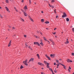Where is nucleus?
<instances>
[{"instance_id": "cd10ccee", "label": "nucleus", "mask_w": 74, "mask_h": 74, "mask_svg": "<svg viewBox=\"0 0 74 74\" xmlns=\"http://www.w3.org/2000/svg\"><path fill=\"white\" fill-rule=\"evenodd\" d=\"M29 4H31V0H29Z\"/></svg>"}, {"instance_id": "f3484780", "label": "nucleus", "mask_w": 74, "mask_h": 74, "mask_svg": "<svg viewBox=\"0 0 74 74\" xmlns=\"http://www.w3.org/2000/svg\"><path fill=\"white\" fill-rule=\"evenodd\" d=\"M49 6H50V7H51V8H54V7H53V6L51 5L50 4H49Z\"/></svg>"}, {"instance_id": "de8ad7c7", "label": "nucleus", "mask_w": 74, "mask_h": 74, "mask_svg": "<svg viewBox=\"0 0 74 74\" xmlns=\"http://www.w3.org/2000/svg\"><path fill=\"white\" fill-rule=\"evenodd\" d=\"M24 37H26V35H24Z\"/></svg>"}, {"instance_id": "9d476101", "label": "nucleus", "mask_w": 74, "mask_h": 74, "mask_svg": "<svg viewBox=\"0 0 74 74\" xmlns=\"http://www.w3.org/2000/svg\"><path fill=\"white\" fill-rule=\"evenodd\" d=\"M11 40H10L9 42V43L8 44V47H10L11 45Z\"/></svg>"}, {"instance_id": "0eeeda50", "label": "nucleus", "mask_w": 74, "mask_h": 74, "mask_svg": "<svg viewBox=\"0 0 74 74\" xmlns=\"http://www.w3.org/2000/svg\"><path fill=\"white\" fill-rule=\"evenodd\" d=\"M45 56L46 57V58H47V59H48V60H51V58H50V57H49L48 56V55H47L46 54L45 55Z\"/></svg>"}, {"instance_id": "4468645a", "label": "nucleus", "mask_w": 74, "mask_h": 74, "mask_svg": "<svg viewBox=\"0 0 74 74\" xmlns=\"http://www.w3.org/2000/svg\"><path fill=\"white\" fill-rule=\"evenodd\" d=\"M55 60L56 61V63H58V64L60 63L59 62V60H58L56 59Z\"/></svg>"}, {"instance_id": "37998d69", "label": "nucleus", "mask_w": 74, "mask_h": 74, "mask_svg": "<svg viewBox=\"0 0 74 74\" xmlns=\"http://www.w3.org/2000/svg\"><path fill=\"white\" fill-rule=\"evenodd\" d=\"M72 55H73V56H74V53H72Z\"/></svg>"}, {"instance_id": "4be33fe9", "label": "nucleus", "mask_w": 74, "mask_h": 74, "mask_svg": "<svg viewBox=\"0 0 74 74\" xmlns=\"http://www.w3.org/2000/svg\"><path fill=\"white\" fill-rule=\"evenodd\" d=\"M34 36L35 37H36V38H40L39 37H38V36H36V35H35Z\"/></svg>"}, {"instance_id": "bf43d9fd", "label": "nucleus", "mask_w": 74, "mask_h": 74, "mask_svg": "<svg viewBox=\"0 0 74 74\" xmlns=\"http://www.w3.org/2000/svg\"><path fill=\"white\" fill-rule=\"evenodd\" d=\"M15 10H16V12H18V10H17L16 9Z\"/></svg>"}, {"instance_id": "7c9ffc66", "label": "nucleus", "mask_w": 74, "mask_h": 74, "mask_svg": "<svg viewBox=\"0 0 74 74\" xmlns=\"http://www.w3.org/2000/svg\"><path fill=\"white\" fill-rule=\"evenodd\" d=\"M52 44L53 45H55V42H53V41L52 42Z\"/></svg>"}, {"instance_id": "3c124183", "label": "nucleus", "mask_w": 74, "mask_h": 74, "mask_svg": "<svg viewBox=\"0 0 74 74\" xmlns=\"http://www.w3.org/2000/svg\"><path fill=\"white\" fill-rule=\"evenodd\" d=\"M21 1L22 3H23V2L24 1V0H22Z\"/></svg>"}, {"instance_id": "a211bd4d", "label": "nucleus", "mask_w": 74, "mask_h": 74, "mask_svg": "<svg viewBox=\"0 0 74 74\" xmlns=\"http://www.w3.org/2000/svg\"><path fill=\"white\" fill-rule=\"evenodd\" d=\"M69 41H66V42H65V44H69Z\"/></svg>"}, {"instance_id": "5701e85b", "label": "nucleus", "mask_w": 74, "mask_h": 74, "mask_svg": "<svg viewBox=\"0 0 74 74\" xmlns=\"http://www.w3.org/2000/svg\"><path fill=\"white\" fill-rule=\"evenodd\" d=\"M28 48H29V49H30L31 50H32V47H30V46H28Z\"/></svg>"}, {"instance_id": "412c9836", "label": "nucleus", "mask_w": 74, "mask_h": 74, "mask_svg": "<svg viewBox=\"0 0 74 74\" xmlns=\"http://www.w3.org/2000/svg\"><path fill=\"white\" fill-rule=\"evenodd\" d=\"M62 66H63V68H64V69H66V66H65L64 65H63Z\"/></svg>"}, {"instance_id": "13d9d810", "label": "nucleus", "mask_w": 74, "mask_h": 74, "mask_svg": "<svg viewBox=\"0 0 74 74\" xmlns=\"http://www.w3.org/2000/svg\"><path fill=\"white\" fill-rule=\"evenodd\" d=\"M45 40L46 41H48V40H47V39H46Z\"/></svg>"}, {"instance_id": "5fc2aeb1", "label": "nucleus", "mask_w": 74, "mask_h": 74, "mask_svg": "<svg viewBox=\"0 0 74 74\" xmlns=\"http://www.w3.org/2000/svg\"><path fill=\"white\" fill-rule=\"evenodd\" d=\"M22 21L23 22H24V20L23 19H22Z\"/></svg>"}, {"instance_id": "c9c22d12", "label": "nucleus", "mask_w": 74, "mask_h": 74, "mask_svg": "<svg viewBox=\"0 0 74 74\" xmlns=\"http://www.w3.org/2000/svg\"><path fill=\"white\" fill-rule=\"evenodd\" d=\"M72 30L73 32H74V28H72Z\"/></svg>"}, {"instance_id": "680f3d73", "label": "nucleus", "mask_w": 74, "mask_h": 74, "mask_svg": "<svg viewBox=\"0 0 74 74\" xmlns=\"http://www.w3.org/2000/svg\"><path fill=\"white\" fill-rule=\"evenodd\" d=\"M14 8L15 10H16V8L15 7H14Z\"/></svg>"}, {"instance_id": "4c0bfd02", "label": "nucleus", "mask_w": 74, "mask_h": 74, "mask_svg": "<svg viewBox=\"0 0 74 74\" xmlns=\"http://www.w3.org/2000/svg\"><path fill=\"white\" fill-rule=\"evenodd\" d=\"M47 68H48L49 69V65H47Z\"/></svg>"}, {"instance_id": "f8f14e48", "label": "nucleus", "mask_w": 74, "mask_h": 74, "mask_svg": "<svg viewBox=\"0 0 74 74\" xmlns=\"http://www.w3.org/2000/svg\"><path fill=\"white\" fill-rule=\"evenodd\" d=\"M29 19H30V21H32V22H34V20H33V19L32 18H31V17H29Z\"/></svg>"}, {"instance_id": "393cba45", "label": "nucleus", "mask_w": 74, "mask_h": 74, "mask_svg": "<svg viewBox=\"0 0 74 74\" xmlns=\"http://www.w3.org/2000/svg\"><path fill=\"white\" fill-rule=\"evenodd\" d=\"M44 63H45V64H47V62L46 61H44Z\"/></svg>"}, {"instance_id": "ddd939ff", "label": "nucleus", "mask_w": 74, "mask_h": 74, "mask_svg": "<svg viewBox=\"0 0 74 74\" xmlns=\"http://www.w3.org/2000/svg\"><path fill=\"white\" fill-rule=\"evenodd\" d=\"M49 70H50V71H51L52 72L53 74V71L52 70V69L49 68Z\"/></svg>"}, {"instance_id": "ea45409f", "label": "nucleus", "mask_w": 74, "mask_h": 74, "mask_svg": "<svg viewBox=\"0 0 74 74\" xmlns=\"http://www.w3.org/2000/svg\"><path fill=\"white\" fill-rule=\"evenodd\" d=\"M43 38H44V40H46V39H47V38L45 37H44Z\"/></svg>"}, {"instance_id": "69168bd1", "label": "nucleus", "mask_w": 74, "mask_h": 74, "mask_svg": "<svg viewBox=\"0 0 74 74\" xmlns=\"http://www.w3.org/2000/svg\"><path fill=\"white\" fill-rule=\"evenodd\" d=\"M56 28H54V30H56Z\"/></svg>"}, {"instance_id": "09e8293b", "label": "nucleus", "mask_w": 74, "mask_h": 74, "mask_svg": "<svg viewBox=\"0 0 74 74\" xmlns=\"http://www.w3.org/2000/svg\"><path fill=\"white\" fill-rule=\"evenodd\" d=\"M53 34H56V32H55L54 33H53Z\"/></svg>"}, {"instance_id": "4d7b16f0", "label": "nucleus", "mask_w": 74, "mask_h": 74, "mask_svg": "<svg viewBox=\"0 0 74 74\" xmlns=\"http://www.w3.org/2000/svg\"><path fill=\"white\" fill-rule=\"evenodd\" d=\"M56 64V62H54V65H55Z\"/></svg>"}, {"instance_id": "f03ea898", "label": "nucleus", "mask_w": 74, "mask_h": 74, "mask_svg": "<svg viewBox=\"0 0 74 74\" xmlns=\"http://www.w3.org/2000/svg\"><path fill=\"white\" fill-rule=\"evenodd\" d=\"M34 45H38V46H40V43H39L38 42H34Z\"/></svg>"}, {"instance_id": "6e6d98bb", "label": "nucleus", "mask_w": 74, "mask_h": 74, "mask_svg": "<svg viewBox=\"0 0 74 74\" xmlns=\"http://www.w3.org/2000/svg\"><path fill=\"white\" fill-rule=\"evenodd\" d=\"M54 12H55V13L56 14V9H55V10H54Z\"/></svg>"}, {"instance_id": "338daca9", "label": "nucleus", "mask_w": 74, "mask_h": 74, "mask_svg": "<svg viewBox=\"0 0 74 74\" xmlns=\"http://www.w3.org/2000/svg\"><path fill=\"white\" fill-rule=\"evenodd\" d=\"M44 12L43 11H41V13H43Z\"/></svg>"}, {"instance_id": "79ce46f5", "label": "nucleus", "mask_w": 74, "mask_h": 74, "mask_svg": "<svg viewBox=\"0 0 74 74\" xmlns=\"http://www.w3.org/2000/svg\"><path fill=\"white\" fill-rule=\"evenodd\" d=\"M21 11H22V12H23H23H24V10H23V9H21Z\"/></svg>"}, {"instance_id": "6ab92c4d", "label": "nucleus", "mask_w": 74, "mask_h": 74, "mask_svg": "<svg viewBox=\"0 0 74 74\" xmlns=\"http://www.w3.org/2000/svg\"><path fill=\"white\" fill-rule=\"evenodd\" d=\"M5 2L6 3H9V1L8 0H6Z\"/></svg>"}, {"instance_id": "864d4df0", "label": "nucleus", "mask_w": 74, "mask_h": 74, "mask_svg": "<svg viewBox=\"0 0 74 74\" xmlns=\"http://www.w3.org/2000/svg\"><path fill=\"white\" fill-rule=\"evenodd\" d=\"M34 70H37V68H34Z\"/></svg>"}, {"instance_id": "473e14b6", "label": "nucleus", "mask_w": 74, "mask_h": 74, "mask_svg": "<svg viewBox=\"0 0 74 74\" xmlns=\"http://www.w3.org/2000/svg\"><path fill=\"white\" fill-rule=\"evenodd\" d=\"M49 41H51V42H52L53 41V40H52L51 39H49Z\"/></svg>"}, {"instance_id": "58836bf2", "label": "nucleus", "mask_w": 74, "mask_h": 74, "mask_svg": "<svg viewBox=\"0 0 74 74\" xmlns=\"http://www.w3.org/2000/svg\"><path fill=\"white\" fill-rule=\"evenodd\" d=\"M68 70L69 73H70V72H71V71H70V69H68Z\"/></svg>"}, {"instance_id": "0e129e2a", "label": "nucleus", "mask_w": 74, "mask_h": 74, "mask_svg": "<svg viewBox=\"0 0 74 74\" xmlns=\"http://www.w3.org/2000/svg\"><path fill=\"white\" fill-rule=\"evenodd\" d=\"M42 70H44V68H42Z\"/></svg>"}, {"instance_id": "f704fd0d", "label": "nucleus", "mask_w": 74, "mask_h": 74, "mask_svg": "<svg viewBox=\"0 0 74 74\" xmlns=\"http://www.w3.org/2000/svg\"><path fill=\"white\" fill-rule=\"evenodd\" d=\"M47 66H49V63L48 62H47Z\"/></svg>"}, {"instance_id": "aec40b11", "label": "nucleus", "mask_w": 74, "mask_h": 74, "mask_svg": "<svg viewBox=\"0 0 74 74\" xmlns=\"http://www.w3.org/2000/svg\"><path fill=\"white\" fill-rule=\"evenodd\" d=\"M41 22H44V19H42L41 20Z\"/></svg>"}, {"instance_id": "39448f33", "label": "nucleus", "mask_w": 74, "mask_h": 74, "mask_svg": "<svg viewBox=\"0 0 74 74\" xmlns=\"http://www.w3.org/2000/svg\"><path fill=\"white\" fill-rule=\"evenodd\" d=\"M67 62H68V63H70V62L71 63L73 62V61H72V60L69 59H68L67 60Z\"/></svg>"}, {"instance_id": "9b49d317", "label": "nucleus", "mask_w": 74, "mask_h": 74, "mask_svg": "<svg viewBox=\"0 0 74 74\" xmlns=\"http://www.w3.org/2000/svg\"><path fill=\"white\" fill-rule=\"evenodd\" d=\"M55 55V54H51L50 56L52 57V58H54Z\"/></svg>"}, {"instance_id": "49530a36", "label": "nucleus", "mask_w": 74, "mask_h": 74, "mask_svg": "<svg viewBox=\"0 0 74 74\" xmlns=\"http://www.w3.org/2000/svg\"><path fill=\"white\" fill-rule=\"evenodd\" d=\"M61 64V65H62V66H63V64H62L60 63V64Z\"/></svg>"}, {"instance_id": "423d86ee", "label": "nucleus", "mask_w": 74, "mask_h": 74, "mask_svg": "<svg viewBox=\"0 0 74 74\" xmlns=\"http://www.w3.org/2000/svg\"><path fill=\"white\" fill-rule=\"evenodd\" d=\"M63 15H62V18H64V17H66V16H67V15H66V13L64 12L63 13Z\"/></svg>"}, {"instance_id": "e433bc0d", "label": "nucleus", "mask_w": 74, "mask_h": 74, "mask_svg": "<svg viewBox=\"0 0 74 74\" xmlns=\"http://www.w3.org/2000/svg\"><path fill=\"white\" fill-rule=\"evenodd\" d=\"M41 74H46L44 72H41Z\"/></svg>"}, {"instance_id": "1a4fd4ad", "label": "nucleus", "mask_w": 74, "mask_h": 74, "mask_svg": "<svg viewBox=\"0 0 74 74\" xmlns=\"http://www.w3.org/2000/svg\"><path fill=\"white\" fill-rule=\"evenodd\" d=\"M23 13L24 14V15L25 16H27V14L26 13V12H24Z\"/></svg>"}, {"instance_id": "c756f323", "label": "nucleus", "mask_w": 74, "mask_h": 74, "mask_svg": "<svg viewBox=\"0 0 74 74\" xmlns=\"http://www.w3.org/2000/svg\"><path fill=\"white\" fill-rule=\"evenodd\" d=\"M49 23V21H47V22H45V23H46L47 24L48 23Z\"/></svg>"}, {"instance_id": "a18cd8bd", "label": "nucleus", "mask_w": 74, "mask_h": 74, "mask_svg": "<svg viewBox=\"0 0 74 74\" xmlns=\"http://www.w3.org/2000/svg\"><path fill=\"white\" fill-rule=\"evenodd\" d=\"M12 30H14V29H15V28L14 27H12Z\"/></svg>"}, {"instance_id": "20e7f679", "label": "nucleus", "mask_w": 74, "mask_h": 74, "mask_svg": "<svg viewBox=\"0 0 74 74\" xmlns=\"http://www.w3.org/2000/svg\"><path fill=\"white\" fill-rule=\"evenodd\" d=\"M34 60V58H31L29 60V61L28 63H30V62H33Z\"/></svg>"}, {"instance_id": "c85d7f7f", "label": "nucleus", "mask_w": 74, "mask_h": 74, "mask_svg": "<svg viewBox=\"0 0 74 74\" xmlns=\"http://www.w3.org/2000/svg\"><path fill=\"white\" fill-rule=\"evenodd\" d=\"M40 44H41L42 46H43V43H42V42H40Z\"/></svg>"}, {"instance_id": "7ed1b4c3", "label": "nucleus", "mask_w": 74, "mask_h": 74, "mask_svg": "<svg viewBox=\"0 0 74 74\" xmlns=\"http://www.w3.org/2000/svg\"><path fill=\"white\" fill-rule=\"evenodd\" d=\"M5 8L6 10L8 12H9V13H10V11L9 10V9H8V8L6 6L5 7Z\"/></svg>"}, {"instance_id": "6e6552de", "label": "nucleus", "mask_w": 74, "mask_h": 74, "mask_svg": "<svg viewBox=\"0 0 74 74\" xmlns=\"http://www.w3.org/2000/svg\"><path fill=\"white\" fill-rule=\"evenodd\" d=\"M38 64L39 65H40V66H44V64H43L42 63L40 62H38Z\"/></svg>"}, {"instance_id": "e2e57ef3", "label": "nucleus", "mask_w": 74, "mask_h": 74, "mask_svg": "<svg viewBox=\"0 0 74 74\" xmlns=\"http://www.w3.org/2000/svg\"><path fill=\"white\" fill-rule=\"evenodd\" d=\"M56 17V18H58V16H57Z\"/></svg>"}, {"instance_id": "a19ab883", "label": "nucleus", "mask_w": 74, "mask_h": 74, "mask_svg": "<svg viewBox=\"0 0 74 74\" xmlns=\"http://www.w3.org/2000/svg\"><path fill=\"white\" fill-rule=\"evenodd\" d=\"M69 70H71V67H70V66L69 67Z\"/></svg>"}, {"instance_id": "2eb2a0df", "label": "nucleus", "mask_w": 74, "mask_h": 74, "mask_svg": "<svg viewBox=\"0 0 74 74\" xmlns=\"http://www.w3.org/2000/svg\"><path fill=\"white\" fill-rule=\"evenodd\" d=\"M24 10H27V6L26 5H25L24 8Z\"/></svg>"}, {"instance_id": "c03bdc74", "label": "nucleus", "mask_w": 74, "mask_h": 74, "mask_svg": "<svg viewBox=\"0 0 74 74\" xmlns=\"http://www.w3.org/2000/svg\"><path fill=\"white\" fill-rule=\"evenodd\" d=\"M56 65H57V66H59V64H56Z\"/></svg>"}, {"instance_id": "774afa93", "label": "nucleus", "mask_w": 74, "mask_h": 74, "mask_svg": "<svg viewBox=\"0 0 74 74\" xmlns=\"http://www.w3.org/2000/svg\"><path fill=\"white\" fill-rule=\"evenodd\" d=\"M37 33H39V32L38 31H37Z\"/></svg>"}, {"instance_id": "8fccbe9b", "label": "nucleus", "mask_w": 74, "mask_h": 74, "mask_svg": "<svg viewBox=\"0 0 74 74\" xmlns=\"http://www.w3.org/2000/svg\"><path fill=\"white\" fill-rule=\"evenodd\" d=\"M54 71L55 72V73H57V71H56L55 70H54Z\"/></svg>"}, {"instance_id": "b1692460", "label": "nucleus", "mask_w": 74, "mask_h": 74, "mask_svg": "<svg viewBox=\"0 0 74 74\" xmlns=\"http://www.w3.org/2000/svg\"><path fill=\"white\" fill-rule=\"evenodd\" d=\"M66 21L67 22H69V18H66Z\"/></svg>"}, {"instance_id": "72a5a7b5", "label": "nucleus", "mask_w": 74, "mask_h": 74, "mask_svg": "<svg viewBox=\"0 0 74 74\" xmlns=\"http://www.w3.org/2000/svg\"><path fill=\"white\" fill-rule=\"evenodd\" d=\"M0 17L1 18H3V16L1 14H0Z\"/></svg>"}, {"instance_id": "2f4dec72", "label": "nucleus", "mask_w": 74, "mask_h": 74, "mask_svg": "<svg viewBox=\"0 0 74 74\" xmlns=\"http://www.w3.org/2000/svg\"><path fill=\"white\" fill-rule=\"evenodd\" d=\"M55 1V0H53L51 1V3H53V2H54Z\"/></svg>"}, {"instance_id": "dca6fc26", "label": "nucleus", "mask_w": 74, "mask_h": 74, "mask_svg": "<svg viewBox=\"0 0 74 74\" xmlns=\"http://www.w3.org/2000/svg\"><path fill=\"white\" fill-rule=\"evenodd\" d=\"M37 56L38 59H40V56L39 55V54H37Z\"/></svg>"}, {"instance_id": "f257e3e1", "label": "nucleus", "mask_w": 74, "mask_h": 74, "mask_svg": "<svg viewBox=\"0 0 74 74\" xmlns=\"http://www.w3.org/2000/svg\"><path fill=\"white\" fill-rule=\"evenodd\" d=\"M23 63L25 64V66H28L27 64V60H26L25 61H23Z\"/></svg>"}, {"instance_id": "603ef678", "label": "nucleus", "mask_w": 74, "mask_h": 74, "mask_svg": "<svg viewBox=\"0 0 74 74\" xmlns=\"http://www.w3.org/2000/svg\"><path fill=\"white\" fill-rule=\"evenodd\" d=\"M40 33L41 35H42V33L41 32H40Z\"/></svg>"}, {"instance_id": "a878e982", "label": "nucleus", "mask_w": 74, "mask_h": 74, "mask_svg": "<svg viewBox=\"0 0 74 74\" xmlns=\"http://www.w3.org/2000/svg\"><path fill=\"white\" fill-rule=\"evenodd\" d=\"M24 67H23L22 65H21L20 67V69H23V68Z\"/></svg>"}, {"instance_id": "052dcab7", "label": "nucleus", "mask_w": 74, "mask_h": 74, "mask_svg": "<svg viewBox=\"0 0 74 74\" xmlns=\"http://www.w3.org/2000/svg\"><path fill=\"white\" fill-rule=\"evenodd\" d=\"M49 43V44H50V42H49L48 40L47 41Z\"/></svg>"}, {"instance_id": "bb28decb", "label": "nucleus", "mask_w": 74, "mask_h": 74, "mask_svg": "<svg viewBox=\"0 0 74 74\" xmlns=\"http://www.w3.org/2000/svg\"><path fill=\"white\" fill-rule=\"evenodd\" d=\"M25 47H26V48H27V47H28V45H27V44H25Z\"/></svg>"}]
</instances>
